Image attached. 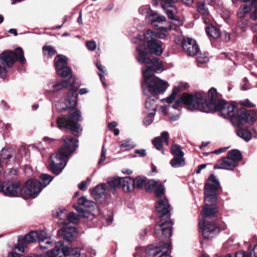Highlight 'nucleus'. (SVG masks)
<instances>
[{"label": "nucleus", "mask_w": 257, "mask_h": 257, "mask_svg": "<svg viewBox=\"0 0 257 257\" xmlns=\"http://www.w3.org/2000/svg\"><path fill=\"white\" fill-rule=\"evenodd\" d=\"M43 53L45 55L52 56L56 53V51L51 46H45L43 47Z\"/></svg>", "instance_id": "de8ad7c7"}, {"label": "nucleus", "mask_w": 257, "mask_h": 257, "mask_svg": "<svg viewBox=\"0 0 257 257\" xmlns=\"http://www.w3.org/2000/svg\"><path fill=\"white\" fill-rule=\"evenodd\" d=\"M138 55L137 59L141 64H146L155 72L162 70V65L160 60L157 57L152 58L149 57L148 50L144 43L140 44L137 48Z\"/></svg>", "instance_id": "6e6552de"}, {"label": "nucleus", "mask_w": 257, "mask_h": 257, "mask_svg": "<svg viewBox=\"0 0 257 257\" xmlns=\"http://www.w3.org/2000/svg\"><path fill=\"white\" fill-rule=\"evenodd\" d=\"M200 109L202 110V112L206 113L218 111L224 118H230L231 122L232 118L235 117L238 110L235 104H229L223 100H218L216 104L210 103L204 107L202 105Z\"/></svg>", "instance_id": "0eeeda50"}, {"label": "nucleus", "mask_w": 257, "mask_h": 257, "mask_svg": "<svg viewBox=\"0 0 257 257\" xmlns=\"http://www.w3.org/2000/svg\"><path fill=\"white\" fill-rule=\"evenodd\" d=\"M109 191V189L106 184H101L94 188L91 192V195L95 200H105Z\"/></svg>", "instance_id": "aec40b11"}, {"label": "nucleus", "mask_w": 257, "mask_h": 257, "mask_svg": "<svg viewBox=\"0 0 257 257\" xmlns=\"http://www.w3.org/2000/svg\"><path fill=\"white\" fill-rule=\"evenodd\" d=\"M119 146L125 151L130 150L135 147L134 142L130 139H127L119 142Z\"/></svg>", "instance_id": "72a5a7b5"}, {"label": "nucleus", "mask_w": 257, "mask_h": 257, "mask_svg": "<svg viewBox=\"0 0 257 257\" xmlns=\"http://www.w3.org/2000/svg\"><path fill=\"white\" fill-rule=\"evenodd\" d=\"M171 153L174 157H183L184 152L182 151L181 147L178 145H173L171 147Z\"/></svg>", "instance_id": "79ce46f5"}, {"label": "nucleus", "mask_w": 257, "mask_h": 257, "mask_svg": "<svg viewBox=\"0 0 257 257\" xmlns=\"http://www.w3.org/2000/svg\"><path fill=\"white\" fill-rule=\"evenodd\" d=\"M135 187L142 188L146 183V178L144 176H138L134 179Z\"/></svg>", "instance_id": "c03bdc74"}, {"label": "nucleus", "mask_w": 257, "mask_h": 257, "mask_svg": "<svg viewBox=\"0 0 257 257\" xmlns=\"http://www.w3.org/2000/svg\"><path fill=\"white\" fill-rule=\"evenodd\" d=\"M252 8H254V7H252L251 4L249 5L244 4L241 6L237 12L238 17L240 18H243L247 14L250 12Z\"/></svg>", "instance_id": "f704fd0d"}, {"label": "nucleus", "mask_w": 257, "mask_h": 257, "mask_svg": "<svg viewBox=\"0 0 257 257\" xmlns=\"http://www.w3.org/2000/svg\"><path fill=\"white\" fill-rule=\"evenodd\" d=\"M228 156L232 158L237 163L242 159V154L241 152L239 150L236 149L230 151L228 154Z\"/></svg>", "instance_id": "a19ab883"}, {"label": "nucleus", "mask_w": 257, "mask_h": 257, "mask_svg": "<svg viewBox=\"0 0 257 257\" xmlns=\"http://www.w3.org/2000/svg\"><path fill=\"white\" fill-rule=\"evenodd\" d=\"M237 165V163L235 160L227 156L221 160L219 164H216L214 169L232 170Z\"/></svg>", "instance_id": "412c9836"}, {"label": "nucleus", "mask_w": 257, "mask_h": 257, "mask_svg": "<svg viewBox=\"0 0 257 257\" xmlns=\"http://www.w3.org/2000/svg\"><path fill=\"white\" fill-rule=\"evenodd\" d=\"M237 135L243 139L245 142L249 141L252 137V134L250 132L246 129H240L236 131Z\"/></svg>", "instance_id": "c9c22d12"}, {"label": "nucleus", "mask_w": 257, "mask_h": 257, "mask_svg": "<svg viewBox=\"0 0 257 257\" xmlns=\"http://www.w3.org/2000/svg\"><path fill=\"white\" fill-rule=\"evenodd\" d=\"M121 188L125 192L133 191L135 188L134 179L131 177H121Z\"/></svg>", "instance_id": "bb28decb"}, {"label": "nucleus", "mask_w": 257, "mask_h": 257, "mask_svg": "<svg viewBox=\"0 0 257 257\" xmlns=\"http://www.w3.org/2000/svg\"><path fill=\"white\" fill-rule=\"evenodd\" d=\"M154 73L155 72L148 65L146 69L143 71L144 80L142 83V88L144 94L163 93L169 86L167 82L154 76Z\"/></svg>", "instance_id": "20e7f679"}, {"label": "nucleus", "mask_w": 257, "mask_h": 257, "mask_svg": "<svg viewBox=\"0 0 257 257\" xmlns=\"http://www.w3.org/2000/svg\"><path fill=\"white\" fill-rule=\"evenodd\" d=\"M0 60L3 65H6L8 67H12L17 60L22 64H24L26 61L23 50L20 47L16 48L15 52L11 51L3 52L1 54Z\"/></svg>", "instance_id": "1a4fd4ad"}, {"label": "nucleus", "mask_w": 257, "mask_h": 257, "mask_svg": "<svg viewBox=\"0 0 257 257\" xmlns=\"http://www.w3.org/2000/svg\"><path fill=\"white\" fill-rule=\"evenodd\" d=\"M205 201L210 202V206H212L214 205L217 201V197L216 194H204Z\"/></svg>", "instance_id": "49530a36"}, {"label": "nucleus", "mask_w": 257, "mask_h": 257, "mask_svg": "<svg viewBox=\"0 0 257 257\" xmlns=\"http://www.w3.org/2000/svg\"><path fill=\"white\" fill-rule=\"evenodd\" d=\"M156 32L148 30L144 33V37L148 42L150 41H154L156 39Z\"/></svg>", "instance_id": "8fccbe9b"}, {"label": "nucleus", "mask_w": 257, "mask_h": 257, "mask_svg": "<svg viewBox=\"0 0 257 257\" xmlns=\"http://www.w3.org/2000/svg\"><path fill=\"white\" fill-rule=\"evenodd\" d=\"M16 155L13 148L5 147L0 151V162L6 165H13L16 162Z\"/></svg>", "instance_id": "2eb2a0df"}, {"label": "nucleus", "mask_w": 257, "mask_h": 257, "mask_svg": "<svg viewBox=\"0 0 257 257\" xmlns=\"http://www.w3.org/2000/svg\"><path fill=\"white\" fill-rule=\"evenodd\" d=\"M197 9L198 13L204 16H207L209 15L208 8L203 3H198L197 4Z\"/></svg>", "instance_id": "37998d69"}, {"label": "nucleus", "mask_w": 257, "mask_h": 257, "mask_svg": "<svg viewBox=\"0 0 257 257\" xmlns=\"http://www.w3.org/2000/svg\"><path fill=\"white\" fill-rule=\"evenodd\" d=\"M67 58L63 55H58L55 59V64L57 72L67 66Z\"/></svg>", "instance_id": "7c9ffc66"}, {"label": "nucleus", "mask_w": 257, "mask_h": 257, "mask_svg": "<svg viewBox=\"0 0 257 257\" xmlns=\"http://www.w3.org/2000/svg\"><path fill=\"white\" fill-rule=\"evenodd\" d=\"M67 220L69 222L75 223L79 220V218L74 212H70L67 216Z\"/></svg>", "instance_id": "5fc2aeb1"}, {"label": "nucleus", "mask_w": 257, "mask_h": 257, "mask_svg": "<svg viewBox=\"0 0 257 257\" xmlns=\"http://www.w3.org/2000/svg\"><path fill=\"white\" fill-rule=\"evenodd\" d=\"M157 211L160 214V221L155 227V235L161 239L170 238L172 234L171 221H164L165 218L170 219L171 211L168 200L164 197L159 199L156 204Z\"/></svg>", "instance_id": "7ed1b4c3"}, {"label": "nucleus", "mask_w": 257, "mask_h": 257, "mask_svg": "<svg viewBox=\"0 0 257 257\" xmlns=\"http://www.w3.org/2000/svg\"><path fill=\"white\" fill-rule=\"evenodd\" d=\"M151 53L159 55L162 53V42L159 40L150 41L147 43Z\"/></svg>", "instance_id": "a878e982"}, {"label": "nucleus", "mask_w": 257, "mask_h": 257, "mask_svg": "<svg viewBox=\"0 0 257 257\" xmlns=\"http://www.w3.org/2000/svg\"><path fill=\"white\" fill-rule=\"evenodd\" d=\"M73 207L82 217H87L89 212L90 213L96 209H97L96 212L98 211L96 203L87 199L84 196L78 199L77 203L74 204Z\"/></svg>", "instance_id": "9d476101"}, {"label": "nucleus", "mask_w": 257, "mask_h": 257, "mask_svg": "<svg viewBox=\"0 0 257 257\" xmlns=\"http://www.w3.org/2000/svg\"><path fill=\"white\" fill-rule=\"evenodd\" d=\"M38 180H28L25 183L24 188V195L26 197L35 198L37 197L42 190Z\"/></svg>", "instance_id": "ddd939ff"}, {"label": "nucleus", "mask_w": 257, "mask_h": 257, "mask_svg": "<svg viewBox=\"0 0 257 257\" xmlns=\"http://www.w3.org/2000/svg\"><path fill=\"white\" fill-rule=\"evenodd\" d=\"M254 248L255 246L250 251L249 253L242 250L237 251L234 254L235 257H257L254 252Z\"/></svg>", "instance_id": "ea45409f"}, {"label": "nucleus", "mask_w": 257, "mask_h": 257, "mask_svg": "<svg viewBox=\"0 0 257 257\" xmlns=\"http://www.w3.org/2000/svg\"><path fill=\"white\" fill-rule=\"evenodd\" d=\"M81 249L80 248H71L65 247L63 245V249L62 250V254L64 255V257L67 255H70L72 257H79L81 254Z\"/></svg>", "instance_id": "2f4dec72"}, {"label": "nucleus", "mask_w": 257, "mask_h": 257, "mask_svg": "<svg viewBox=\"0 0 257 257\" xmlns=\"http://www.w3.org/2000/svg\"><path fill=\"white\" fill-rule=\"evenodd\" d=\"M64 143L58 152L50 157L49 170L54 174H60L66 166L69 157L78 147V140L72 137L63 138Z\"/></svg>", "instance_id": "f03ea898"}, {"label": "nucleus", "mask_w": 257, "mask_h": 257, "mask_svg": "<svg viewBox=\"0 0 257 257\" xmlns=\"http://www.w3.org/2000/svg\"><path fill=\"white\" fill-rule=\"evenodd\" d=\"M135 153L139 154L141 156H145L146 155V150L144 149L136 150Z\"/></svg>", "instance_id": "0e129e2a"}, {"label": "nucleus", "mask_w": 257, "mask_h": 257, "mask_svg": "<svg viewBox=\"0 0 257 257\" xmlns=\"http://www.w3.org/2000/svg\"><path fill=\"white\" fill-rule=\"evenodd\" d=\"M199 231L205 239L215 237L219 233V229L214 221H207L204 219L199 223Z\"/></svg>", "instance_id": "f8f14e48"}, {"label": "nucleus", "mask_w": 257, "mask_h": 257, "mask_svg": "<svg viewBox=\"0 0 257 257\" xmlns=\"http://www.w3.org/2000/svg\"><path fill=\"white\" fill-rule=\"evenodd\" d=\"M158 238V237H157ZM169 238L165 239L164 240L161 239L160 238L158 237V239L160 240L162 242V244L159 246H154V245H150L147 246V247L145 249V253L146 257H155L158 254H159L161 251H163L164 250V244L166 243L164 242L165 240H168Z\"/></svg>", "instance_id": "5701e85b"}, {"label": "nucleus", "mask_w": 257, "mask_h": 257, "mask_svg": "<svg viewBox=\"0 0 257 257\" xmlns=\"http://www.w3.org/2000/svg\"><path fill=\"white\" fill-rule=\"evenodd\" d=\"M46 237V232L44 230L32 231L25 235L23 237L19 238L17 245L16 247L19 251L25 252V249L28 244L39 242L40 247L45 249L48 248V245L44 243Z\"/></svg>", "instance_id": "423d86ee"}, {"label": "nucleus", "mask_w": 257, "mask_h": 257, "mask_svg": "<svg viewBox=\"0 0 257 257\" xmlns=\"http://www.w3.org/2000/svg\"><path fill=\"white\" fill-rule=\"evenodd\" d=\"M239 103L242 106L249 108H252L255 106V104L251 102L248 99L240 100Z\"/></svg>", "instance_id": "6e6d98bb"}, {"label": "nucleus", "mask_w": 257, "mask_h": 257, "mask_svg": "<svg viewBox=\"0 0 257 257\" xmlns=\"http://www.w3.org/2000/svg\"><path fill=\"white\" fill-rule=\"evenodd\" d=\"M107 182L109 185V190L112 193L117 188L121 187V177H111L107 179Z\"/></svg>", "instance_id": "c85d7f7f"}, {"label": "nucleus", "mask_w": 257, "mask_h": 257, "mask_svg": "<svg viewBox=\"0 0 257 257\" xmlns=\"http://www.w3.org/2000/svg\"><path fill=\"white\" fill-rule=\"evenodd\" d=\"M164 249L165 250L163 251L162 254L160 257H171L169 252V250L171 249V244L169 242L164 244Z\"/></svg>", "instance_id": "864d4df0"}, {"label": "nucleus", "mask_w": 257, "mask_h": 257, "mask_svg": "<svg viewBox=\"0 0 257 257\" xmlns=\"http://www.w3.org/2000/svg\"><path fill=\"white\" fill-rule=\"evenodd\" d=\"M217 212V209L215 207L211 206L210 205L205 204L201 214L204 218H207L214 216Z\"/></svg>", "instance_id": "473e14b6"}, {"label": "nucleus", "mask_w": 257, "mask_h": 257, "mask_svg": "<svg viewBox=\"0 0 257 257\" xmlns=\"http://www.w3.org/2000/svg\"><path fill=\"white\" fill-rule=\"evenodd\" d=\"M161 7L165 14H167L169 19L174 21V25L176 26H180L183 25V22L176 16L177 9L173 4H161Z\"/></svg>", "instance_id": "f3484780"}, {"label": "nucleus", "mask_w": 257, "mask_h": 257, "mask_svg": "<svg viewBox=\"0 0 257 257\" xmlns=\"http://www.w3.org/2000/svg\"><path fill=\"white\" fill-rule=\"evenodd\" d=\"M148 96L145 102V107L149 110H152V112H156L157 108L156 101L158 99L157 94H153L151 93L148 94H144Z\"/></svg>", "instance_id": "b1692460"}, {"label": "nucleus", "mask_w": 257, "mask_h": 257, "mask_svg": "<svg viewBox=\"0 0 257 257\" xmlns=\"http://www.w3.org/2000/svg\"><path fill=\"white\" fill-rule=\"evenodd\" d=\"M146 20L151 24L155 22L162 23L166 21V18L163 15H160L157 12L152 11L151 13L146 16Z\"/></svg>", "instance_id": "cd10ccee"}, {"label": "nucleus", "mask_w": 257, "mask_h": 257, "mask_svg": "<svg viewBox=\"0 0 257 257\" xmlns=\"http://www.w3.org/2000/svg\"><path fill=\"white\" fill-rule=\"evenodd\" d=\"M63 249V242L62 241H59L56 243L54 249L48 250L47 252V256L48 257H57L61 253H62Z\"/></svg>", "instance_id": "c756f323"}, {"label": "nucleus", "mask_w": 257, "mask_h": 257, "mask_svg": "<svg viewBox=\"0 0 257 257\" xmlns=\"http://www.w3.org/2000/svg\"><path fill=\"white\" fill-rule=\"evenodd\" d=\"M220 187V183L218 179L213 174H211L208 178L204 185V194H216L217 191Z\"/></svg>", "instance_id": "a211bd4d"}, {"label": "nucleus", "mask_w": 257, "mask_h": 257, "mask_svg": "<svg viewBox=\"0 0 257 257\" xmlns=\"http://www.w3.org/2000/svg\"><path fill=\"white\" fill-rule=\"evenodd\" d=\"M106 149L105 148L104 146L102 147L101 150V153L100 158L98 162V164H101L105 159L106 154Z\"/></svg>", "instance_id": "680f3d73"}, {"label": "nucleus", "mask_w": 257, "mask_h": 257, "mask_svg": "<svg viewBox=\"0 0 257 257\" xmlns=\"http://www.w3.org/2000/svg\"><path fill=\"white\" fill-rule=\"evenodd\" d=\"M206 166V164H201V165H199L198 167H197V170H196L195 172L197 173V174H199L201 170L204 168H205Z\"/></svg>", "instance_id": "338daca9"}, {"label": "nucleus", "mask_w": 257, "mask_h": 257, "mask_svg": "<svg viewBox=\"0 0 257 257\" xmlns=\"http://www.w3.org/2000/svg\"><path fill=\"white\" fill-rule=\"evenodd\" d=\"M12 129L11 124L10 123H7L5 124L4 126V130L7 132H10Z\"/></svg>", "instance_id": "774afa93"}, {"label": "nucleus", "mask_w": 257, "mask_h": 257, "mask_svg": "<svg viewBox=\"0 0 257 257\" xmlns=\"http://www.w3.org/2000/svg\"><path fill=\"white\" fill-rule=\"evenodd\" d=\"M77 79L71 77L68 80H63L56 83L50 82L48 84L49 91L55 92L70 86L71 89L69 91L65 104L66 108L63 107L59 109L60 111L69 108V116L61 115L57 118V122L58 127L62 130H70L72 134L78 137L82 134V128L78 122L81 120V114L79 110L73 112V109L77 103L78 94L77 88L79 87V83L77 82Z\"/></svg>", "instance_id": "f257e3e1"}, {"label": "nucleus", "mask_w": 257, "mask_h": 257, "mask_svg": "<svg viewBox=\"0 0 257 257\" xmlns=\"http://www.w3.org/2000/svg\"><path fill=\"white\" fill-rule=\"evenodd\" d=\"M58 74L63 78H66L72 73L71 69L67 66L62 68V69L57 72Z\"/></svg>", "instance_id": "a18cd8bd"}, {"label": "nucleus", "mask_w": 257, "mask_h": 257, "mask_svg": "<svg viewBox=\"0 0 257 257\" xmlns=\"http://www.w3.org/2000/svg\"><path fill=\"white\" fill-rule=\"evenodd\" d=\"M4 194L10 197H18L22 194L23 189L20 182H4Z\"/></svg>", "instance_id": "4468645a"}, {"label": "nucleus", "mask_w": 257, "mask_h": 257, "mask_svg": "<svg viewBox=\"0 0 257 257\" xmlns=\"http://www.w3.org/2000/svg\"><path fill=\"white\" fill-rule=\"evenodd\" d=\"M179 91V88L178 87H175L173 89L171 95L166 98V102H168V103H171V102H172L175 98V96L178 93Z\"/></svg>", "instance_id": "3c124183"}, {"label": "nucleus", "mask_w": 257, "mask_h": 257, "mask_svg": "<svg viewBox=\"0 0 257 257\" xmlns=\"http://www.w3.org/2000/svg\"><path fill=\"white\" fill-rule=\"evenodd\" d=\"M78 188L81 190H85L86 188V182L85 181H82L78 185Z\"/></svg>", "instance_id": "69168bd1"}, {"label": "nucleus", "mask_w": 257, "mask_h": 257, "mask_svg": "<svg viewBox=\"0 0 257 257\" xmlns=\"http://www.w3.org/2000/svg\"><path fill=\"white\" fill-rule=\"evenodd\" d=\"M58 235L68 242L74 240L77 235L76 229L73 226H66L58 231Z\"/></svg>", "instance_id": "6ab92c4d"}, {"label": "nucleus", "mask_w": 257, "mask_h": 257, "mask_svg": "<svg viewBox=\"0 0 257 257\" xmlns=\"http://www.w3.org/2000/svg\"><path fill=\"white\" fill-rule=\"evenodd\" d=\"M185 95H189V94H187V93H184L180 99H177L175 101V103L172 105V107H173V108H174L175 109H178L179 108V107H180V106L181 105V104H182V103L183 102L187 106L188 109L190 110L189 108L188 104L186 103V101L183 98Z\"/></svg>", "instance_id": "09e8293b"}, {"label": "nucleus", "mask_w": 257, "mask_h": 257, "mask_svg": "<svg viewBox=\"0 0 257 257\" xmlns=\"http://www.w3.org/2000/svg\"><path fill=\"white\" fill-rule=\"evenodd\" d=\"M217 91L214 87L211 88L208 91L209 100L206 99V94L204 92H197L194 95H185L183 98L188 104L189 108L191 111L199 110L202 111L200 107L208 105L210 103L216 104Z\"/></svg>", "instance_id": "39448f33"}, {"label": "nucleus", "mask_w": 257, "mask_h": 257, "mask_svg": "<svg viewBox=\"0 0 257 257\" xmlns=\"http://www.w3.org/2000/svg\"><path fill=\"white\" fill-rule=\"evenodd\" d=\"M147 185V190L148 191H154L157 197H160L164 194L165 187L160 181L150 180L148 181Z\"/></svg>", "instance_id": "4be33fe9"}, {"label": "nucleus", "mask_w": 257, "mask_h": 257, "mask_svg": "<svg viewBox=\"0 0 257 257\" xmlns=\"http://www.w3.org/2000/svg\"><path fill=\"white\" fill-rule=\"evenodd\" d=\"M144 252H145V249L143 247H138L136 248V252L134 254V257H141Z\"/></svg>", "instance_id": "052dcab7"}, {"label": "nucleus", "mask_w": 257, "mask_h": 257, "mask_svg": "<svg viewBox=\"0 0 257 257\" xmlns=\"http://www.w3.org/2000/svg\"><path fill=\"white\" fill-rule=\"evenodd\" d=\"M53 177L49 175L44 174L40 177V186L42 189L46 187L52 181Z\"/></svg>", "instance_id": "4c0bfd02"}, {"label": "nucleus", "mask_w": 257, "mask_h": 257, "mask_svg": "<svg viewBox=\"0 0 257 257\" xmlns=\"http://www.w3.org/2000/svg\"><path fill=\"white\" fill-rule=\"evenodd\" d=\"M206 32L208 35L214 39H217L220 36L219 30L214 26L207 27L206 29Z\"/></svg>", "instance_id": "58836bf2"}, {"label": "nucleus", "mask_w": 257, "mask_h": 257, "mask_svg": "<svg viewBox=\"0 0 257 257\" xmlns=\"http://www.w3.org/2000/svg\"><path fill=\"white\" fill-rule=\"evenodd\" d=\"M182 45L184 51L188 56H195L199 51V47L196 41L191 38H184Z\"/></svg>", "instance_id": "dca6fc26"}, {"label": "nucleus", "mask_w": 257, "mask_h": 257, "mask_svg": "<svg viewBox=\"0 0 257 257\" xmlns=\"http://www.w3.org/2000/svg\"><path fill=\"white\" fill-rule=\"evenodd\" d=\"M86 46L89 51H94L96 48V44L94 41H87Z\"/></svg>", "instance_id": "bf43d9fd"}, {"label": "nucleus", "mask_w": 257, "mask_h": 257, "mask_svg": "<svg viewBox=\"0 0 257 257\" xmlns=\"http://www.w3.org/2000/svg\"><path fill=\"white\" fill-rule=\"evenodd\" d=\"M155 114V112H151L149 113L148 115L144 119V123L147 125H150L153 121L154 117Z\"/></svg>", "instance_id": "603ef678"}, {"label": "nucleus", "mask_w": 257, "mask_h": 257, "mask_svg": "<svg viewBox=\"0 0 257 257\" xmlns=\"http://www.w3.org/2000/svg\"><path fill=\"white\" fill-rule=\"evenodd\" d=\"M139 11L140 14H141V15H146V17L147 15H148L149 14H150L151 13L152 10H151L150 7H149L148 6H146V7H141L139 9Z\"/></svg>", "instance_id": "4d7b16f0"}, {"label": "nucleus", "mask_w": 257, "mask_h": 257, "mask_svg": "<svg viewBox=\"0 0 257 257\" xmlns=\"http://www.w3.org/2000/svg\"><path fill=\"white\" fill-rule=\"evenodd\" d=\"M57 140L53 138H50L48 137H45L43 138V141L45 142L48 143L49 144H52Z\"/></svg>", "instance_id": "e2e57ef3"}, {"label": "nucleus", "mask_w": 257, "mask_h": 257, "mask_svg": "<svg viewBox=\"0 0 257 257\" xmlns=\"http://www.w3.org/2000/svg\"><path fill=\"white\" fill-rule=\"evenodd\" d=\"M162 139H164L167 145L169 143V133L168 132H163L161 133L160 137H157L154 139L152 141L153 144L155 148L159 151H162V153L163 154L164 151L163 150L162 146Z\"/></svg>", "instance_id": "393cba45"}, {"label": "nucleus", "mask_w": 257, "mask_h": 257, "mask_svg": "<svg viewBox=\"0 0 257 257\" xmlns=\"http://www.w3.org/2000/svg\"><path fill=\"white\" fill-rule=\"evenodd\" d=\"M197 57V61L198 63H205L208 61L209 59L208 57L204 54L200 53Z\"/></svg>", "instance_id": "13d9d810"}, {"label": "nucleus", "mask_w": 257, "mask_h": 257, "mask_svg": "<svg viewBox=\"0 0 257 257\" xmlns=\"http://www.w3.org/2000/svg\"><path fill=\"white\" fill-rule=\"evenodd\" d=\"M256 119L255 112L244 108L238 109L235 117L232 118V123L235 126H239L246 123H253Z\"/></svg>", "instance_id": "9b49d317"}, {"label": "nucleus", "mask_w": 257, "mask_h": 257, "mask_svg": "<svg viewBox=\"0 0 257 257\" xmlns=\"http://www.w3.org/2000/svg\"><path fill=\"white\" fill-rule=\"evenodd\" d=\"M170 164L173 168H179L185 164V159L181 157H174L171 160Z\"/></svg>", "instance_id": "e433bc0d"}]
</instances>
